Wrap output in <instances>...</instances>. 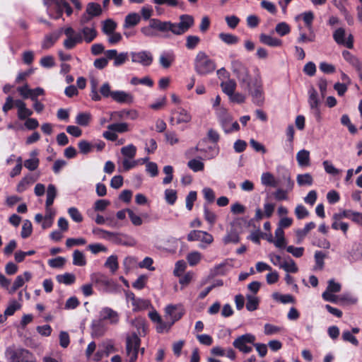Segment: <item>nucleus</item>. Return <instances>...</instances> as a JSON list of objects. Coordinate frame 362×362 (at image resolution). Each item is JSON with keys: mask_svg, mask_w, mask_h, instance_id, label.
<instances>
[{"mask_svg": "<svg viewBox=\"0 0 362 362\" xmlns=\"http://www.w3.org/2000/svg\"><path fill=\"white\" fill-rule=\"evenodd\" d=\"M232 71L238 80L240 87L246 90L252 97V102L257 105L264 102V90L260 76L252 77L248 69L240 61L232 62Z\"/></svg>", "mask_w": 362, "mask_h": 362, "instance_id": "f257e3e1", "label": "nucleus"}, {"mask_svg": "<svg viewBox=\"0 0 362 362\" xmlns=\"http://www.w3.org/2000/svg\"><path fill=\"white\" fill-rule=\"evenodd\" d=\"M194 70L197 74L205 76L212 73L216 69V64L214 60L204 51L197 52L194 62Z\"/></svg>", "mask_w": 362, "mask_h": 362, "instance_id": "f03ea898", "label": "nucleus"}, {"mask_svg": "<svg viewBox=\"0 0 362 362\" xmlns=\"http://www.w3.org/2000/svg\"><path fill=\"white\" fill-rule=\"evenodd\" d=\"M179 20L178 23L166 21L168 33L170 32L175 35H182L187 33L194 24V19L191 15H181Z\"/></svg>", "mask_w": 362, "mask_h": 362, "instance_id": "7ed1b4c3", "label": "nucleus"}, {"mask_svg": "<svg viewBox=\"0 0 362 362\" xmlns=\"http://www.w3.org/2000/svg\"><path fill=\"white\" fill-rule=\"evenodd\" d=\"M141 340L139 337L133 333L126 338L125 355L126 362H135L137 360L139 351L143 354L144 349H139Z\"/></svg>", "mask_w": 362, "mask_h": 362, "instance_id": "20e7f679", "label": "nucleus"}, {"mask_svg": "<svg viewBox=\"0 0 362 362\" xmlns=\"http://www.w3.org/2000/svg\"><path fill=\"white\" fill-rule=\"evenodd\" d=\"M216 115L225 133L229 134L240 129L239 124L236 121L233 122L232 115L226 108L218 107L216 109Z\"/></svg>", "mask_w": 362, "mask_h": 362, "instance_id": "39448f33", "label": "nucleus"}, {"mask_svg": "<svg viewBox=\"0 0 362 362\" xmlns=\"http://www.w3.org/2000/svg\"><path fill=\"white\" fill-rule=\"evenodd\" d=\"M157 31L165 34L168 36V28L166 21H162L158 18H151L149 21V25L141 28V33L148 37H155L158 36Z\"/></svg>", "mask_w": 362, "mask_h": 362, "instance_id": "423d86ee", "label": "nucleus"}, {"mask_svg": "<svg viewBox=\"0 0 362 362\" xmlns=\"http://www.w3.org/2000/svg\"><path fill=\"white\" fill-rule=\"evenodd\" d=\"M6 354L8 362H35L33 354L25 349L8 348L6 349Z\"/></svg>", "mask_w": 362, "mask_h": 362, "instance_id": "0eeeda50", "label": "nucleus"}, {"mask_svg": "<svg viewBox=\"0 0 362 362\" xmlns=\"http://www.w3.org/2000/svg\"><path fill=\"white\" fill-rule=\"evenodd\" d=\"M256 340L254 334L247 333L239 336L233 342V346L243 354H249L252 351V345Z\"/></svg>", "mask_w": 362, "mask_h": 362, "instance_id": "6e6552de", "label": "nucleus"}, {"mask_svg": "<svg viewBox=\"0 0 362 362\" xmlns=\"http://www.w3.org/2000/svg\"><path fill=\"white\" fill-rule=\"evenodd\" d=\"M187 240L190 242L200 241L199 247L204 249L214 242V238L206 231L194 230L187 235Z\"/></svg>", "mask_w": 362, "mask_h": 362, "instance_id": "1a4fd4ad", "label": "nucleus"}, {"mask_svg": "<svg viewBox=\"0 0 362 362\" xmlns=\"http://www.w3.org/2000/svg\"><path fill=\"white\" fill-rule=\"evenodd\" d=\"M333 38L337 44L345 46L349 49L354 47V36L349 33L346 34L343 28H339L333 33Z\"/></svg>", "mask_w": 362, "mask_h": 362, "instance_id": "9d476101", "label": "nucleus"}, {"mask_svg": "<svg viewBox=\"0 0 362 362\" xmlns=\"http://www.w3.org/2000/svg\"><path fill=\"white\" fill-rule=\"evenodd\" d=\"M100 321L107 322L111 325H117L119 322V313L110 307H104L99 312Z\"/></svg>", "mask_w": 362, "mask_h": 362, "instance_id": "9b49d317", "label": "nucleus"}, {"mask_svg": "<svg viewBox=\"0 0 362 362\" xmlns=\"http://www.w3.org/2000/svg\"><path fill=\"white\" fill-rule=\"evenodd\" d=\"M132 57V62L134 63H138L144 66H148L153 62L152 54L146 50L140 52H132L130 53Z\"/></svg>", "mask_w": 362, "mask_h": 362, "instance_id": "f8f14e48", "label": "nucleus"}, {"mask_svg": "<svg viewBox=\"0 0 362 362\" xmlns=\"http://www.w3.org/2000/svg\"><path fill=\"white\" fill-rule=\"evenodd\" d=\"M184 311L180 305H168L165 308V317L170 321V325H173L179 320L183 315Z\"/></svg>", "mask_w": 362, "mask_h": 362, "instance_id": "ddd939ff", "label": "nucleus"}, {"mask_svg": "<svg viewBox=\"0 0 362 362\" xmlns=\"http://www.w3.org/2000/svg\"><path fill=\"white\" fill-rule=\"evenodd\" d=\"M92 279L95 281V283L103 286L106 292L112 293L115 291L117 289V284L115 282L103 274H95Z\"/></svg>", "mask_w": 362, "mask_h": 362, "instance_id": "4468645a", "label": "nucleus"}, {"mask_svg": "<svg viewBox=\"0 0 362 362\" xmlns=\"http://www.w3.org/2000/svg\"><path fill=\"white\" fill-rule=\"evenodd\" d=\"M308 104L312 113L319 119L320 118V100L317 92L313 87H310L308 90Z\"/></svg>", "mask_w": 362, "mask_h": 362, "instance_id": "2eb2a0df", "label": "nucleus"}, {"mask_svg": "<svg viewBox=\"0 0 362 362\" xmlns=\"http://www.w3.org/2000/svg\"><path fill=\"white\" fill-rule=\"evenodd\" d=\"M342 56L356 70L359 78L362 80V63L358 58L347 50L342 52Z\"/></svg>", "mask_w": 362, "mask_h": 362, "instance_id": "dca6fc26", "label": "nucleus"}, {"mask_svg": "<svg viewBox=\"0 0 362 362\" xmlns=\"http://www.w3.org/2000/svg\"><path fill=\"white\" fill-rule=\"evenodd\" d=\"M342 218H347L352 220L354 222L358 225L362 226V214L359 212H355L351 210L344 211L342 213L334 214L333 215V219L340 220Z\"/></svg>", "mask_w": 362, "mask_h": 362, "instance_id": "f3484780", "label": "nucleus"}, {"mask_svg": "<svg viewBox=\"0 0 362 362\" xmlns=\"http://www.w3.org/2000/svg\"><path fill=\"white\" fill-rule=\"evenodd\" d=\"M77 34L81 35L82 42L85 41L86 43H90L97 37L98 32L94 26H83Z\"/></svg>", "mask_w": 362, "mask_h": 362, "instance_id": "a211bd4d", "label": "nucleus"}, {"mask_svg": "<svg viewBox=\"0 0 362 362\" xmlns=\"http://www.w3.org/2000/svg\"><path fill=\"white\" fill-rule=\"evenodd\" d=\"M175 54L173 50L163 51L159 56V64L163 69H168L175 62Z\"/></svg>", "mask_w": 362, "mask_h": 362, "instance_id": "6ab92c4d", "label": "nucleus"}, {"mask_svg": "<svg viewBox=\"0 0 362 362\" xmlns=\"http://www.w3.org/2000/svg\"><path fill=\"white\" fill-rule=\"evenodd\" d=\"M112 99L118 103L131 104L134 102V96L124 90H114Z\"/></svg>", "mask_w": 362, "mask_h": 362, "instance_id": "aec40b11", "label": "nucleus"}, {"mask_svg": "<svg viewBox=\"0 0 362 362\" xmlns=\"http://www.w3.org/2000/svg\"><path fill=\"white\" fill-rule=\"evenodd\" d=\"M110 119H120L126 117H129L132 120H135L138 118L139 114L137 111L134 110H121L110 112Z\"/></svg>", "mask_w": 362, "mask_h": 362, "instance_id": "412c9836", "label": "nucleus"}, {"mask_svg": "<svg viewBox=\"0 0 362 362\" xmlns=\"http://www.w3.org/2000/svg\"><path fill=\"white\" fill-rule=\"evenodd\" d=\"M15 106L18 109V117L23 120L33 115V111L26 107V104L21 100H15Z\"/></svg>", "mask_w": 362, "mask_h": 362, "instance_id": "4be33fe9", "label": "nucleus"}, {"mask_svg": "<svg viewBox=\"0 0 362 362\" xmlns=\"http://www.w3.org/2000/svg\"><path fill=\"white\" fill-rule=\"evenodd\" d=\"M172 114L176 115V124L189 123L192 120L191 114L185 109L179 107L173 110Z\"/></svg>", "mask_w": 362, "mask_h": 362, "instance_id": "5701e85b", "label": "nucleus"}, {"mask_svg": "<svg viewBox=\"0 0 362 362\" xmlns=\"http://www.w3.org/2000/svg\"><path fill=\"white\" fill-rule=\"evenodd\" d=\"M38 179L37 176L28 174L25 175L17 185L16 191L21 193L25 191L31 185L35 182Z\"/></svg>", "mask_w": 362, "mask_h": 362, "instance_id": "b1692460", "label": "nucleus"}, {"mask_svg": "<svg viewBox=\"0 0 362 362\" xmlns=\"http://www.w3.org/2000/svg\"><path fill=\"white\" fill-rule=\"evenodd\" d=\"M32 278V274L30 272H25L23 274L16 276L10 293H14L18 288H21L25 282L29 281Z\"/></svg>", "mask_w": 362, "mask_h": 362, "instance_id": "393cba45", "label": "nucleus"}, {"mask_svg": "<svg viewBox=\"0 0 362 362\" xmlns=\"http://www.w3.org/2000/svg\"><path fill=\"white\" fill-rule=\"evenodd\" d=\"M346 258L350 262H356L362 259V245H354L351 251L348 252Z\"/></svg>", "mask_w": 362, "mask_h": 362, "instance_id": "a878e982", "label": "nucleus"}, {"mask_svg": "<svg viewBox=\"0 0 362 362\" xmlns=\"http://www.w3.org/2000/svg\"><path fill=\"white\" fill-rule=\"evenodd\" d=\"M63 0H43L44 5L47 7L48 15L53 18L57 10L60 11V5Z\"/></svg>", "mask_w": 362, "mask_h": 362, "instance_id": "bb28decb", "label": "nucleus"}, {"mask_svg": "<svg viewBox=\"0 0 362 362\" xmlns=\"http://www.w3.org/2000/svg\"><path fill=\"white\" fill-rule=\"evenodd\" d=\"M296 160L300 167H308L310 165V152L308 150L302 149L296 154Z\"/></svg>", "mask_w": 362, "mask_h": 362, "instance_id": "cd10ccee", "label": "nucleus"}, {"mask_svg": "<svg viewBox=\"0 0 362 362\" xmlns=\"http://www.w3.org/2000/svg\"><path fill=\"white\" fill-rule=\"evenodd\" d=\"M259 40L262 43L270 47H280L282 45L281 40L266 34H261Z\"/></svg>", "mask_w": 362, "mask_h": 362, "instance_id": "c85d7f7f", "label": "nucleus"}, {"mask_svg": "<svg viewBox=\"0 0 362 362\" xmlns=\"http://www.w3.org/2000/svg\"><path fill=\"white\" fill-rule=\"evenodd\" d=\"M221 87L223 93L228 96L232 95L236 88V82L233 79H228L221 82Z\"/></svg>", "mask_w": 362, "mask_h": 362, "instance_id": "c756f323", "label": "nucleus"}, {"mask_svg": "<svg viewBox=\"0 0 362 362\" xmlns=\"http://www.w3.org/2000/svg\"><path fill=\"white\" fill-rule=\"evenodd\" d=\"M140 20L141 16L138 13H130L125 17L124 27H134L139 23Z\"/></svg>", "mask_w": 362, "mask_h": 362, "instance_id": "7c9ffc66", "label": "nucleus"}, {"mask_svg": "<svg viewBox=\"0 0 362 362\" xmlns=\"http://www.w3.org/2000/svg\"><path fill=\"white\" fill-rule=\"evenodd\" d=\"M82 42V38L81 37V35L76 34V35L74 37H66L64 41V47L66 49H71L76 47L77 44H80Z\"/></svg>", "mask_w": 362, "mask_h": 362, "instance_id": "2f4dec72", "label": "nucleus"}, {"mask_svg": "<svg viewBox=\"0 0 362 362\" xmlns=\"http://www.w3.org/2000/svg\"><path fill=\"white\" fill-rule=\"evenodd\" d=\"M86 11L88 16L93 18L101 14L102 8L100 4L91 2L88 4Z\"/></svg>", "mask_w": 362, "mask_h": 362, "instance_id": "473e14b6", "label": "nucleus"}, {"mask_svg": "<svg viewBox=\"0 0 362 362\" xmlns=\"http://www.w3.org/2000/svg\"><path fill=\"white\" fill-rule=\"evenodd\" d=\"M296 181L299 186H311L313 183V178L309 173L299 174L296 177Z\"/></svg>", "mask_w": 362, "mask_h": 362, "instance_id": "72a5a7b5", "label": "nucleus"}, {"mask_svg": "<svg viewBox=\"0 0 362 362\" xmlns=\"http://www.w3.org/2000/svg\"><path fill=\"white\" fill-rule=\"evenodd\" d=\"M261 182L264 186L276 187L277 182L274 176L269 172L263 173L261 175Z\"/></svg>", "mask_w": 362, "mask_h": 362, "instance_id": "f704fd0d", "label": "nucleus"}, {"mask_svg": "<svg viewBox=\"0 0 362 362\" xmlns=\"http://www.w3.org/2000/svg\"><path fill=\"white\" fill-rule=\"evenodd\" d=\"M218 37L221 41L228 45H235L239 42V39L237 36L230 33H221L218 34Z\"/></svg>", "mask_w": 362, "mask_h": 362, "instance_id": "c9c22d12", "label": "nucleus"}, {"mask_svg": "<svg viewBox=\"0 0 362 362\" xmlns=\"http://www.w3.org/2000/svg\"><path fill=\"white\" fill-rule=\"evenodd\" d=\"M93 233L98 236L99 238L111 240L115 235L116 233L103 230L100 228H96L93 230Z\"/></svg>", "mask_w": 362, "mask_h": 362, "instance_id": "e433bc0d", "label": "nucleus"}, {"mask_svg": "<svg viewBox=\"0 0 362 362\" xmlns=\"http://www.w3.org/2000/svg\"><path fill=\"white\" fill-rule=\"evenodd\" d=\"M73 264L79 267H83L86 264V257L81 251L78 250L74 251Z\"/></svg>", "mask_w": 362, "mask_h": 362, "instance_id": "4c0bfd02", "label": "nucleus"}, {"mask_svg": "<svg viewBox=\"0 0 362 362\" xmlns=\"http://www.w3.org/2000/svg\"><path fill=\"white\" fill-rule=\"evenodd\" d=\"M58 38V35L55 33L47 35L42 42V48L44 49L50 48L54 45Z\"/></svg>", "mask_w": 362, "mask_h": 362, "instance_id": "58836bf2", "label": "nucleus"}, {"mask_svg": "<svg viewBox=\"0 0 362 362\" xmlns=\"http://www.w3.org/2000/svg\"><path fill=\"white\" fill-rule=\"evenodd\" d=\"M272 298L274 300H275L276 301H279L284 304L289 303H295L294 298L290 294L283 295L278 292H275L272 294Z\"/></svg>", "mask_w": 362, "mask_h": 362, "instance_id": "ea45409f", "label": "nucleus"}, {"mask_svg": "<svg viewBox=\"0 0 362 362\" xmlns=\"http://www.w3.org/2000/svg\"><path fill=\"white\" fill-rule=\"evenodd\" d=\"M105 267L108 268L112 274L115 273L119 268L117 257L116 255L110 256L105 263Z\"/></svg>", "mask_w": 362, "mask_h": 362, "instance_id": "a19ab883", "label": "nucleus"}, {"mask_svg": "<svg viewBox=\"0 0 362 362\" xmlns=\"http://www.w3.org/2000/svg\"><path fill=\"white\" fill-rule=\"evenodd\" d=\"M201 39L197 35H188L186 37L185 47L187 49H194L199 44Z\"/></svg>", "mask_w": 362, "mask_h": 362, "instance_id": "79ce46f5", "label": "nucleus"}, {"mask_svg": "<svg viewBox=\"0 0 362 362\" xmlns=\"http://www.w3.org/2000/svg\"><path fill=\"white\" fill-rule=\"evenodd\" d=\"M56 279L59 283L64 284L66 285L72 284L76 280L75 276L70 273L57 275Z\"/></svg>", "mask_w": 362, "mask_h": 362, "instance_id": "37998d69", "label": "nucleus"}, {"mask_svg": "<svg viewBox=\"0 0 362 362\" xmlns=\"http://www.w3.org/2000/svg\"><path fill=\"white\" fill-rule=\"evenodd\" d=\"M132 305L134 311H139L147 309L151 305V303L148 300L136 298L135 301Z\"/></svg>", "mask_w": 362, "mask_h": 362, "instance_id": "c03bdc74", "label": "nucleus"}, {"mask_svg": "<svg viewBox=\"0 0 362 362\" xmlns=\"http://www.w3.org/2000/svg\"><path fill=\"white\" fill-rule=\"evenodd\" d=\"M117 27V24L112 19H107L103 22L102 31L105 35H109L115 32Z\"/></svg>", "mask_w": 362, "mask_h": 362, "instance_id": "a18cd8bd", "label": "nucleus"}, {"mask_svg": "<svg viewBox=\"0 0 362 362\" xmlns=\"http://www.w3.org/2000/svg\"><path fill=\"white\" fill-rule=\"evenodd\" d=\"M122 154L127 158L132 159L136 153V148L133 144H129L121 148Z\"/></svg>", "mask_w": 362, "mask_h": 362, "instance_id": "49530a36", "label": "nucleus"}, {"mask_svg": "<svg viewBox=\"0 0 362 362\" xmlns=\"http://www.w3.org/2000/svg\"><path fill=\"white\" fill-rule=\"evenodd\" d=\"M21 308V304L16 300H11L9 301L7 308L4 311V314L8 316L13 315L15 312Z\"/></svg>", "mask_w": 362, "mask_h": 362, "instance_id": "de8ad7c7", "label": "nucleus"}, {"mask_svg": "<svg viewBox=\"0 0 362 362\" xmlns=\"http://www.w3.org/2000/svg\"><path fill=\"white\" fill-rule=\"evenodd\" d=\"M201 152L205 153V158L208 160L216 158L219 153V147L218 146H209L206 149H200Z\"/></svg>", "mask_w": 362, "mask_h": 362, "instance_id": "09e8293b", "label": "nucleus"}, {"mask_svg": "<svg viewBox=\"0 0 362 362\" xmlns=\"http://www.w3.org/2000/svg\"><path fill=\"white\" fill-rule=\"evenodd\" d=\"M107 129L118 133H124L129 131V125L127 123H114L107 126Z\"/></svg>", "mask_w": 362, "mask_h": 362, "instance_id": "8fccbe9b", "label": "nucleus"}, {"mask_svg": "<svg viewBox=\"0 0 362 362\" xmlns=\"http://www.w3.org/2000/svg\"><path fill=\"white\" fill-rule=\"evenodd\" d=\"M64 8L65 9V12L67 16L71 15V13L73 12L72 8L69 5V4L66 1V0H63V1L62 2V4L60 5V12L59 10H57V12L55 13V14L54 15L53 18L57 19V18H59L60 17H62L63 12H64Z\"/></svg>", "mask_w": 362, "mask_h": 362, "instance_id": "3c124183", "label": "nucleus"}, {"mask_svg": "<svg viewBox=\"0 0 362 362\" xmlns=\"http://www.w3.org/2000/svg\"><path fill=\"white\" fill-rule=\"evenodd\" d=\"M281 268L288 273H296L298 270L297 265L292 259L283 262Z\"/></svg>", "mask_w": 362, "mask_h": 362, "instance_id": "603ef678", "label": "nucleus"}, {"mask_svg": "<svg viewBox=\"0 0 362 362\" xmlns=\"http://www.w3.org/2000/svg\"><path fill=\"white\" fill-rule=\"evenodd\" d=\"M204 216L205 220L213 226L217 220L216 214L211 211L206 206H204Z\"/></svg>", "mask_w": 362, "mask_h": 362, "instance_id": "864d4df0", "label": "nucleus"}, {"mask_svg": "<svg viewBox=\"0 0 362 362\" xmlns=\"http://www.w3.org/2000/svg\"><path fill=\"white\" fill-rule=\"evenodd\" d=\"M247 303H246V308L249 311H254L257 309L259 305V300L257 297L247 295L246 296Z\"/></svg>", "mask_w": 362, "mask_h": 362, "instance_id": "5fc2aeb1", "label": "nucleus"}, {"mask_svg": "<svg viewBox=\"0 0 362 362\" xmlns=\"http://www.w3.org/2000/svg\"><path fill=\"white\" fill-rule=\"evenodd\" d=\"M315 228V223L314 222H310L305 224L303 229H299L296 231V235L300 239L298 243L300 242V240L303 239L310 230H313Z\"/></svg>", "mask_w": 362, "mask_h": 362, "instance_id": "6e6d98bb", "label": "nucleus"}, {"mask_svg": "<svg viewBox=\"0 0 362 362\" xmlns=\"http://www.w3.org/2000/svg\"><path fill=\"white\" fill-rule=\"evenodd\" d=\"M130 83H131V84H132L134 86H136L138 84H143V85L147 86L148 87H152L153 86V80L148 76H145L142 78H139L137 77H133L131 79Z\"/></svg>", "mask_w": 362, "mask_h": 362, "instance_id": "4d7b16f0", "label": "nucleus"}, {"mask_svg": "<svg viewBox=\"0 0 362 362\" xmlns=\"http://www.w3.org/2000/svg\"><path fill=\"white\" fill-rule=\"evenodd\" d=\"M91 115L87 112H81L76 117V122L81 126H87L90 121Z\"/></svg>", "mask_w": 362, "mask_h": 362, "instance_id": "13d9d810", "label": "nucleus"}, {"mask_svg": "<svg viewBox=\"0 0 362 362\" xmlns=\"http://www.w3.org/2000/svg\"><path fill=\"white\" fill-rule=\"evenodd\" d=\"M54 216V212L52 209L46 210L45 216H44V221L42 222V227L45 229L51 227L52 225V220Z\"/></svg>", "mask_w": 362, "mask_h": 362, "instance_id": "bf43d9fd", "label": "nucleus"}, {"mask_svg": "<svg viewBox=\"0 0 362 362\" xmlns=\"http://www.w3.org/2000/svg\"><path fill=\"white\" fill-rule=\"evenodd\" d=\"M202 259V254L199 252L194 251L188 254L187 259L190 266L197 265Z\"/></svg>", "mask_w": 362, "mask_h": 362, "instance_id": "052dcab7", "label": "nucleus"}, {"mask_svg": "<svg viewBox=\"0 0 362 362\" xmlns=\"http://www.w3.org/2000/svg\"><path fill=\"white\" fill-rule=\"evenodd\" d=\"M239 242V236L235 231H230L223 238V243L225 245L229 243H238Z\"/></svg>", "mask_w": 362, "mask_h": 362, "instance_id": "680f3d73", "label": "nucleus"}, {"mask_svg": "<svg viewBox=\"0 0 362 362\" xmlns=\"http://www.w3.org/2000/svg\"><path fill=\"white\" fill-rule=\"evenodd\" d=\"M325 171L329 175H337L341 173L339 169L336 168L329 160H324L322 163Z\"/></svg>", "mask_w": 362, "mask_h": 362, "instance_id": "e2e57ef3", "label": "nucleus"}, {"mask_svg": "<svg viewBox=\"0 0 362 362\" xmlns=\"http://www.w3.org/2000/svg\"><path fill=\"white\" fill-rule=\"evenodd\" d=\"M188 167L194 172L202 171L204 170V164L200 160L192 159L187 163Z\"/></svg>", "mask_w": 362, "mask_h": 362, "instance_id": "0e129e2a", "label": "nucleus"}, {"mask_svg": "<svg viewBox=\"0 0 362 362\" xmlns=\"http://www.w3.org/2000/svg\"><path fill=\"white\" fill-rule=\"evenodd\" d=\"M33 231L32 223L29 220H25L22 226L21 237L26 238L29 237Z\"/></svg>", "mask_w": 362, "mask_h": 362, "instance_id": "69168bd1", "label": "nucleus"}, {"mask_svg": "<svg viewBox=\"0 0 362 362\" xmlns=\"http://www.w3.org/2000/svg\"><path fill=\"white\" fill-rule=\"evenodd\" d=\"M275 31L280 35L284 36L291 31L290 26L285 22H281L276 25Z\"/></svg>", "mask_w": 362, "mask_h": 362, "instance_id": "338daca9", "label": "nucleus"}, {"mask_svg": "<svg viewBox=\"0 0 362 362\" xmlns=\"http://www.w3.org/2000/svg\"><path fill=\"white\" fill-rule=\"evenodd\" d=\"M40 160L37 158H30L24 161V166L29 170L33 171L39 166Z\"/></svg>", "mask_w": 362, "mask_h": 362, "instance_id": "774afa93", "label": "nucleus"}]
</instances>
